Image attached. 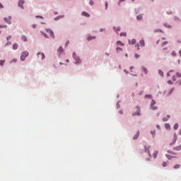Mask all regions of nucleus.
<instances>
[{
    "label": "nucleus",
    "mask_w": 181,
    "mask_h": 181,
    "mask_svg": "<svg viewBox=\"0 0 181 181\" xmlns=\"http://www.w3.org/2000/svg\"><path fill=\"white\" fill-rule=\"evenodd\" d=\"M29 56V52L28 51H25L21 54V60L22 62L25 61V59Z\"/></svg>",
    "instance_id": "1"
},
{
    "label": "nucleus",
    "mask_w": 181,
    "mask_h": 181,
    "mask_svg": "<svg viewBox=\"0 0 181 181\" xmlns=\"http://www.w3.org/2000/svg\"><path fill=\"white\" fill-rule=\"evenodd\" d=\"M155 104H156V101L155 100H152L150 105L151 110H153V111H155V110H158V106H155Z\"/></svg>",
    "instance_id": "2"
},
{
    "label": "nucleus",
    "mask_w": 181,
    "mask_h": 181,
    "mask_svg": "<svg viewBox=\"0 0 181 181\" xmlns=\"http://www.w3.org/2000/svg\"><path fill=\"white\" fill-rule=\"evenodd\" d=\"M47 33H49L50 37H52V39H54V33L53 31L50 29H46Z\"/></svg>",
    "instance_id": "3"
},
{
    "label": "nucleus",
    "mask_w": 181,
    "mask_h": 181,
    "mask_svg": "<svg viewBox=\"0 0 181 181\" xmlns=\"http://www.w3.org/2000/svg\"><path fill=\"white\" fill-rule=\"evenodd\" d=\"M25 4V1L23 0H20L18 1V6L21 8L23 9V4Z\"/></svg>",
    "instance_id": "4"
},
{
    "label": "nucleus",
    "mask_w": 181,
    "mask_h": 181,
    "mask_svg": "<svg viewBox=\"0 0 181 181\" xmlns=\"http://www.w3.org/2000/svg\"><path fill=\"white\" fill-rule=\"evenodd\" d=\"M38 58L40 59L41 60H43V59H45V54H43L42 52H39L37 54Z\"/></svg>",
    "instance_id": "5"
},
{
    "label": "nucleus",
    "mask_w": 181,
    "mask_h": 181,
    "mask_svg": "<svg viewBox=\"0 0 181 181\" xmlns=\"http://www.w3.org/2000/svg\"><path fill=\"white\" fill-rule=\"evenodd\" d=\"M73 56H74L75 60H76V62H75L76 64H80V63H81L80 58H76V54L75 53L73 54Z\"/></svg>",
    "instance_id": "6"
},
{
    "label": "nucleus",
    "mask_w": 181,
    "mask_h": 181,
    "mask_svg": "<svg viewBox=\"0 0 181 181\" xmlns=\"http://www.w3.org/2000/svg\"><path fill=\"white\" fill-rule=\"evenodd\" d=\"M141 70L143 73H144L145 74H148V69L146 67L142 66Z\"/></svg>",
    "instance_id": "7"
},
{
    "label": "nucleus",
    "mask_w": 181,
    "mask_h": 181,
    "mask_svg": "<svg viewBox=\"0 0 181 181\" xmlns=\"http://www.w3.org/2000/svg\"><path fill=\"white\" fill-rule=\"evenodd\" d=\"M177 139V137L176 136V134H174V139H173V142L170 144V145H174V144L176 143V141Z\"/></svg>",
    "instance_id": "8"
},
{
    "label": "nucleus",
    "mask_w": 181,
    "mask_h": 181,
    "mask_svg": "<svg viewBox=\"0 0 181 181\" xmlns=\"http://www.w3.org/2000/svg\"><path fill=\"white\" fill-rule=\"evenodd\" d=\"M139 134H140V132H139V131H138V132H136V134L134 136L133 139L136 140V139H137L138 138H139Z\"/></svg>",
    "instance_id": "9"
},
{
    "label": "nucleus",
    "mask_w": 181,
    "mask_h": 181,
    "mask_svg": "<svg viewBox=\"0 0 181 181\" xmlns=\"http://www.w3.org/2000/svg\"><path fill=\"white\" fill-rule=\"evenodd\" d=\"M141 110L139 109V107H137V113H133V116H135V115H141Z\"/></svg>",
    "instance_id": "10"
},
{
    "label": "nucleus",
    "mask_w": 181,
    "mask_h": 181,
    "mask_svg": "<svg viewBox=\"0 0 181 181\" xmlns=\"http://www.w3.org/2000/svg\"><path fill=\"white\" fill-rule=\"evenodd\" d=\"M174 151H181V144L173 148Z\"/></svg>",
    "instance_id": "11"
},
{
    "label": "nucleus",
    "mask_w": 181,
    "mask_h": 181,
    "mask_svg": "<svg viewBox=\"0 0 181 181\" xmlns=\"http://www.w3.org/2000/svg\"><path fill=\"white\" fill-rule=\"evenodd\" d=\"M173 91H175V88H173L170 90H168L167 93V95H170V94H172V93H173Z\"/></svg>",
    "instance_id": "12"
},
{
    "label": "nucleus",
    "mask_w": 181,
    "mask_h": 181,
    "mask_svg": "<svg viewBox=\"0 0 181 181\" xmlns=\"http://www.w3.org/2000/svg\"><path fill=\"white\" fill-rule=\"evenodd\" d=\"M11 17H8V18H4V21H5V22H6V23H8V25H10V23H11Z\"/></svg>",
    "instance_id": "13"
},
{
    "label": "nucleus",
    "mask_w": 181,
    "mask_h": 181,
    "mask_svg": "<svg viewBox=\"0 0 181 181\" xmlns=\"http://www.w3.org/2000/svg\"><path fill=\"white\" fill-rule=\"evenodd\" d=\"M139 43H140L141 46V47H145V40H141Z\"/></svg>",
    "instance_id": "14"
},
{
    "label": "nucleus",
    "mask_w": 181,
    "mask_h": 181,
    "mask_svg": "<svg viewBox=\"0 0 181 181\" xmlns=\"http://www.w3.org/2000/svg\"><path fill=\"white\" fill-rule=\"evenodd\" d=\"M158 151H155L153 152V156L154 158V159H156L157 156H158Z\"/></svg>",
    "instance_id": "15"
},
{
    "label": "nucleus",
    "mask_w": 181,
    "mask_h": 181,
    "mask_svg": "<svg viewBox=\"0 0 181 181\" xmlns=\"http://www.w3.org/2000/svg\"><path fill=\"white\" fill-rule=\"evenodd\" d=\"M57 52H58L59 54H62V53H63V47H59Z\"/></svg>",
    "instance_id": "16"
},
{
    "label": "nucleus",
    "mask_w": 181,
    "mask_h": 181,
    "mask_svg": "<svg viewBox=\"0 0 181 181\" xmlns=\"http://www.w3.org/2000/svg\"><path fill=\"white\" fill-rule=\"evenodd\" d=\"M82 15L83 16H86V18H90V14H88L87 12H86V11H83V13H82Z\"/></svg>",
    "instance_id": "17"
},
{
    "label": "nucleus",
    "mask_w": 181,
    "mask_h": 181,
    "mask_svg": "<svg viewBox=\"0 0 181 181\" xmlns=\"http://www.w3.org/2000/svg\"><path fill=\"white\" fill-rule=\"evenodd\" d=\"M145 152H148V156H151V152L149 151V147L146 148V146H144Z\"/></svg>",
    "instance_id": "18"
},
{
    "label": "nucleus",
    "mask_w": 181,
    "mask_h": 181,
    "mask_svg": "<svg viewBox=\"0 0 181 181\" xmlns=\"http://www.w3.org/2000/svg\"><path fill=\"white\" fill-rule=\"evenodd\" d=\"M117 46H124V43L121 41H117Z\"/></svg>",
    "instance_id": "19"
},
{
    "label": "nucleus",
    "mask_w": 181,
    "mask_h": 181,
    "mask_svg": "<svg viewBox=\"0 0 181 181\" xmlns=\"http://www.w3.org/2000/svg\"><path fill=\"white\" fill-rule=\"evenodd\" d=\"M129 43H130V45H135V43H136V40L133 39L129 41Z\"/></svg>",
    "instance_id": "20"
},
{
    "label": "nucleus",
    "mask_w": 181,
    "mask_h": 181,
    "mask_svg": "<svg viewBox=\"0 0 181 181\" xmlns=\"http://www.w3.org/2000/svg\"><path fill=\"white\" fill-rule=\"evenodd\" d=\"M18 44L15 43L13 45V50H17L18 49Z\"/></svg>",
    "instance_id": "21"
},
{
    "label": "nucleus",
    "mask_w": 181,
    "mask_h": 181,
    "mask_svg": "<svg viewBox=\"0 0 181 181\" xmlns=\"http://www.w3.org/2000/svg\"><path fill=\"white\" fill-rule=\"evenodd\" d=\"M21 39L23 40V42H28V38L26 37L25 35H23L21 37Z\"/></svg>",
    "instance_id": "22"
},
{
    "label": "nucleus",
    "mask_w": 181,
    "mask_h": 181,
    "mask_svg": "<svg viewBox=\"0 0 181 181\" xmlns=\"http://www.w3.org/2000/svg\"><path fill=\"white\" fill-rule=\"evenodd\" d=\"M169 165V161H167V162H163V168H166V166Z\"/></svg>",
    "instance_id": "23"
},
{
    "label": "nucleus",
    "mask_w": 181,
    "mask_h": 181,
    "mask_svg": "<svg viewBox=\"0 0 181 181\" xmlns=\"http://www.w3.org/2000/svg\"><path fill=\"white\" fill-rule=\"evenodd\" d=\"M114 30L115 32H119L121 30L119 27H114Z\"/></svg>",
    "instance_id": "24"
},
{
    "label": "nucleus",
    "mask_w": 181,
    "mask_h": 181,
    "mask_svg": "<svg viewBox=\"0 0 181 181\" xmlns=\"http://www.w3.org/2000/svg\"><path fill=\"white\" fill-rule=\"evenodd\" d=\"M165 129H170V124L166 123V124H165Z\"/></svg>",
    "instance_id": "25"
},
{
    "label": "nucleus",
    "mask_w": 181,
    "mask_h": 181,
    "mask_svg": "<svg viewBox=\"0 0 181 181\" xmlns=\"http://www.w3.org/2000/svg\"><path fill=\"white\" fill-rule=\"evenodd\" d=\"M137 21H142V16H141V15H139V16H137Z\"/></svg>",
    "instance_id": "26"
},
{
    "label": "nucleus",
    "mask_w": 181,
    "mask_h": 181,
    "mask_svg": "<svg viewBox=\"0 0 181 181\" xmlns=\"http://www.w3.org/2000/svg\"><path fill=\"white\" fill-rule=\"evenodd\" d=\"M88 40L90 41V40H93V39H95V37H91V36H89L88 37Z\"/></svg>",
    "instance_id": "27"
},
{
    "label": "nucleus",
    "mask_w": 181,
    "mask_h": 181,
    "mask_svg": "<svg viewBox=\"0 0 181 181\" xmlns=\"http://www.w3.org/2000/svg\"><path fill=\"white\" fill-rule=\"evenodd\" d=\"M5 64V60H1L0 61V66H4Z\"/></svg>",
    "instance_id": "28"
},
{
    "label": "nucleus",
    "mask_w": 181,
    "mask_h": 181,
    "mask_svg": "<svg viewBox=\"0 0 181 181\" xmlns=\"http://www.w3.org/2000/svg\"><path fill=\"white\" fill-rule=\"evenodd\" d=\"M175 169H179V168H180V165L179 164H176L175 165H174L173 167Z\"/></svg>",
    "instance_id": "29"
},
{
    "label": "nucleus",
    "mask_w": 181,
    "mask_h": 181,
    "mask_svg": "<svg viewBox=\"0 0 181 181\" xmlns=\"http://www.w3.org/2000/svg\"><path fill=\"white\" fill-rule=\"evenodd\" d=\"M178 128H179V124L176 123V124L174 125V129H177Z\"/></svg>",
    "instance_id": "30"
},
{
    "label": "nucleus",
    "mask_w": 181,
    "mask_h": 181,
    "mask_svg": "<svg viewBox=\"0 0 181 181\" xmlns=\"http://www.w3.org/2000/svg\"><path fill=\"white\" fill-rule=\"evenodd\" d=\"M163 122H166L167 121H169V118L164 117V118H163Z\"/></svg>",
    "instance_id": "31"
},
{
    "label": "nucleus",
    "mask_w": 181,
    "mask_h": 181,
    "mask_svg": "<svg viewBox=\"0 0 181 181\" xmlns=\"http://www.w3.org/2000/svg\"><path fill=\"white\" fill-rule=\"evenodd\" d=\"M117 52H119V50H122V48H121L120 47L117 46L116 48Z\"/></svg>",
    "instance_id": "32"
},
{
    "label": "nucleus",
    "mask_w": 181,
    "mask_h": 181,
    "mask_svg": "<svg viewBox=\"0 0 181 181\" xmlns=\"http://www.w3.org/2000/svg\"><path fill=\"white\" fill-rule=\"evenodd\" d=\"M168 45V41H165L161 44V46H166Z\"/></svg>",
    "instance_id": "33"
},
{
    "label": "nucleus",
    "mask_w": 181,
    "mask_h": 181,
    "mask_svg": "<svg viewBox=\"0 0 181 181\" xmlns=\"http://www.w3.org/2000/svg\"><path fill=\"white\" fill-rule=\"evenodd\" d=\"M158 73H159L160 76H163V71H162L161 70H159Z\"/></svg>",
    "instance_id": "34"
},
{
    "label": "nucleus",
    "mask_w": 181,
    "mask_h": 181,
    "mask_svg": "<svg viewBox=\"0 0 181 181\" xmlns=\"http://www.w3.org/2000/svg\"><path fill=\"white\" fill-rule=\"evenodd\" d=\"M120 36H127V33H121Z\"/></svg>",
    "instance_id": "35"
},
{
    "label": "nucleus",
    "mask_w": 181,
    "mask_h": 181,
    "mask_svg": "<svg viewBox=\"0 0 181 181\" xmlns=\"http://www.w3.org/2000/svg\"><path fill=\"white\" fill-rule=\"evenodd\" d=\"M16 62H18V60L16 59H13L11 60V63H16Z\"/></svg>",
    "instance_id": "36"
},
{
    "label": "nucleus",
    "mask_w": 181,
    "mask_h": 181,
    "mask_svg": "<svg viewBox=\"0 0 181 181\" xmlns=\"http://www.w3.org/2000/svg\"><path fill=\"white\" fill-rule=\"evenodd\" d=\"M176 76H177V77L180 78V77H181V73L177 72V73L176 74Z\"/></svg>",
    "instance_id": "37"
},
{
    "label": "nucleus",
    "mask_w": 181,
    "mask_h": 181,
    "mask_svg": "<svg viewBox=\"0 0 181 181\" xmlns=\"http://www.w3.org/2000/svg\"><path fill=\"white\" fill-rule=\"evenodd\" d=\"M89 4H90V5L93 6V5H94V1L93 0H90Z\"/></svg>",
    "instance_id": "38"
},
{
    "label": "nucleus",
    "mask_w": 181,
    "mask_h": 181,
    "mask_svg": "<svg viewBox=\"0 0 181 181\" xmlns=\"http://www.w3.org/2000/svg\"><path fill=\"white\" fill-rule=\"evenodd\" d=\"M172 56L175 57L176 56V52L175 51H173L172 53H171Z\"/></svg>",
    "instance_id": "39"
},
{
    "label": "nucleus",
    "mask_w": 181,
    "mask_h": 181,
    "mask_svg": "<svg viewBox=\"0 0 181 181\" xmlns=\"http://www.w3.org/2000/svg\"><path fill=\"white\" fill-rule=\"evenodd\" d=\"M41 33L43 35V36H45V37H49L47 34L43 33L42 32H41Z\"/></svg>",
    "instance_id": "40"
},
{
    "label": "nucleus",
    "mask_w": 181,
    "mask_h": 181,
    "mask_svg": "<svg viewBox=\"0 0 181 181\" xmlns=\"http://www.w3.org/2000/svg\"><path fill=\"white\" fill-rule=\"evenodd\" d=\"M10 39H12V36L11 35L6 37V40H10Z\"/></svg>",
    "instance_id": "41"
},
{
    "label": "nucleus",
    "mask_w": 181,
    "mask_h": 181,
    "mask_svg": "<svg viewBox=\"0 0 181 181\" xmlns=\"http://www.w3.org/2000/svg\"><path fill=\"white\" fill-rule=\"evenodd\" d=\"M108 8V2H105V9Z\"/></svg>",
    "instance_id": "42"
},
{
    "label": "nucleus",
    "mask_w": 181,
    "mask_h": 181,
    "mask_svg": "<svg viewBox=\"0 0 181 181\" xmlns=\"http://www.w3.org/2000/svg\"><path fill=\"white\" fill-rule=\"evenodd\" d=\"M154 32H162V30H160V29H157V30H155Z\"/></svg>",
    "instance_id": "43"
},
{
    "label": "nucleus",
    "mask_w": 181,
    "mask_h": 181,
    "mask_svg": "<svg viewBox=\"0 0 181 181\" xmlns=\"http://www.w3.org/2000/svg\"><path fill=\"white\" fill-rule=\"evenodd\" d=\"M2 28H6V25H0V29H2Z\"/></svg>",
    "instance_id": "44"
},
{
    "label": "nucleus",
    "mask_w": 181,
    "mask_h": 181,
    "mask_svg": "<svg viewBox=\"0 0 181 181\" xmlns=\"http://www.w3.org/2000/svg\"><path fill=\"white\" fill-rule=\"evenodd\" d=\"M170 73H172V71H169V72L167 74L168 77L170 76Z\"/></svg>",
    "instance_id": "45"
},
{
    "label": "nucleus",
    "mask_w": 181,
    "mask_h": 181,
    "mask_svg": "<svg viewBox=\"0 0 181 181\" xmlns=\"http://www.w3.org/2000/svg\"><path fill=\"white\" fill-rule=\"evenodd\" d=\"M135 46H136V47L137 48V50H139V45L137 44V45H136Z\"/></svg>",
    "instance_id": "46"
},
{
    "label": "nucleus",
    "mask_w": 181,
    "mask_h": 181,
    "mask_svg": "<svg viewBox=\"0 0 181 181\" xmlns=\"http://www.w3.org/2000/svg\"><path fill=\"white\" fill-rule=\"evenodd\" d=\"M37 25L33 24V29H36V27H37Z\"/></svg>",
    "instance_id": "47"
},
{
    "label": "nucleus",
    "mask_w": 181,
    "mask_h": 181,
    "mask_svg": "<svg viewBox=\"0 0 181 181\" xmlns=\"http://www.w3.org/2000/svg\"><path fill=\"white\" fill-rule=\"evenodd\" d=\"M135 57H136V59H138V58L139 57V54H135Z\"/></svg>",
    "instance_id": "48"
},
{
    "label": "nucleus",
    "mask_w": 181,
    "mask_h": 181,
    "mask_svg": "<svg viewBox=\"0 0 181 181\" xmlns=\"http://www.w3.org/2000/svg\"><path fill=\"white\" fill-rule=\"evenodd\" d=\"M4 8V5H2V4L0 3V9H2Z\"/></svg>",
    "instance_id": "49"
},
{
    "label": "nucleus",
    "mask_w": 181,
    "mask_h": 181,
    "mask_svg": "<svg viewBox=\"0 0 181 181\" xmlns=\"http://www.w3.org/2000/svg\"><path fill=\"white\" fill-rule=\"evenodd\" d=\"M151 133L152 134V135H155L156 132L155 131H151Z\"/></svg>",
    "instance_id": "50"
},
{
    "label": "nucleus",
    "mask_w": 181,
    "mask_h": 181,
    "mask_svg": "<svg viewBox=\"0 0 181 181\" xmlns=\"http://www.w3.org/2000/svg\"><path fill=\"white\" fill-rule=\"evenodd\" d=\"M124 1H125V0H119V4H121V2H124Z\"/></svg>",
    "instance_id": "51"
},
{
    "label": "nucleus",
    "mask_w": 181,
    "mask_h": 181,
    "mask_svg": "<svg viewBox=\"0 0 181 181\" xmlns=\"http://www.w3.org/2000/svg\"><path fill=\"white\" fill-rule=\"evenodd\" d=\"M173 81H176V77L173 76Z\"/></svg>",
    "instance_id": "52"
},
{
    "label": "nucleus",
    "mask_w": 181,
    "mask_h": 181,
    "mask_svg": "<svg viewBox=\"0 0 181 181\" xmlns=\"http://www.w3.org/2000/svg\"><path fill=\"white\" fill-rule=\"evenodd\" d=\"M168 84H172V81H168Z\"/></svg>",
    "instance_id": "53"
},
{
    "label": "nucleus",
    "mask_w": 181,
    "mask_h": 181,
    "mask_svg": "<svg viewBox=\"0 0 181 181\" xmlns=\"http://www.w3.org/2000/svg\"><path fill=\"white\" fill-rule=\"evenodd\" d=\"M167 118H168V119H169L170 118V115H168Z\"/></svg>",
    "instance_id": "54"
},
{
    "label": "nucleus",
    "mask_w": 181,
    "mask_h": 181,
    "mask_svg": "<svg viewBox=\"0 0 181 181\" xmlns=\"http://www.w3.org/2000/svg\"><path fill=\"white\" fill-rule=\"evenodd\" d=\"M157 128H158V129H160V126L157 125Z\"/></svg>",
    "instance_id": "55"
},
{
    "label": "nucleus",
    "mask_w": 181,
    "mask_h": 181,
    "mask_svg": "<svg viewBox=\"0 0 181 181\" xmlns=\"http://www.w3.org/2000/svg\"><path fill=\"white\" fill-rule=\"evenodd\" d=\"M166 156H167L168 159H170V157L169 156L166 155Z\"/></svg>",
    "instance_id": "56"
},
{
    "label": "nucleus",
    "mask_w": 181,
    "mask_h": 181,
    "mask_svg": "<svg viewBox=\"0 0 181 181\" xmlns=\"http://www.w3.org/2000/svg\"><path fill=\"white\" fill-rule=\"evenodd\" d=\"M163 50H168V47H165V48H163Z\"/></svg>",
    "instance_id": "57"
},
{
    "label": "nucleus",
    "mask_w": 181,
    "mask_h": 181,
    "mask_svg": "<svg viewBox=\"0 0 181 181\" xmlns=\"http://www.w3.org/2000/svg\"><path fill=\"white\" fill-rule=\"evenodd\" d=\"M160 114L159 112L157 113V117H159Z\"/></svg>",
    "instance_id": "58"
},
{
    "label": "nucleus",
    "mask_w": 181,
    "mask_h": 181,
    "mask_svg": "<svg viewBox=\"0 0 181 181\" xmlns=\"http://www.w3.org/2000/svg\"><path fill=\"white\" fill-rule=\"evenodd\" d=\"M6 45H11V42H8Z\"/></svg>",
    "instance_id": "59"
},
{
    "label": "nucleus",
    "mask_w": 181,
    "mask_h": 181,
    "mask_svg": "<svg viewBox=\"0 0 181 181\" xmlns=\"http://www.w3.org/2000/svg\"><path fill=\"white\" fill-rule=\"evenodd\" d=\"M168 153H173L172 151H168Z\"/></svg>",
    "instance_id": "60"
},
{
    "label": "nucleus",
    "mask_w": 181,
    "mask_h": 181,
    "mask_svg": "<svg viewBox=\"0 0 181 181\" xmlns=\"http://www.w3.org/2000/svg\"><path fill=\"white\" fill-rule=\"evenodd\" d=\"M146 160H151V158H147Z\"/></svg>",
    "instance_id": "61"
},
{
    "label": "nucleus",
    "mask_w": 181,
    "mask_h": 181,
    "mask_svg": "<svg viewBox=\"0 0 181 181\" xmlns=\"http://www.w3.org/2000/svg\"><path fill=\"white\" fill-rule=\"evenodd\" d=\"M69 42L68 41V42L66 43V45H69Z\"/></svg>",
    "instance_id": "62"
},
{
    "label": "nucleus",
    "mask_w": 181,
    "mask_h": 181,
    "mask_svg": "<svg viewBox=\"0 0 181 181\" xmlns=\"http://www.w3.org/2000/svg\"><path fill=\"white\" fill-rule=\"evenodd\" d=\"M119 113H120V114H122V111H120Z\"/></svg>",
    "instance_id": "63"
},
{
    "label": "nucleus",
    "mask_w": 181,
    "mask_h": 181,
    "mask_svg": "<svg viewBox=\"0 0 181 181\" xmlns=\"http://www.w3.org/2000/svg\"><path fill=\"white\" fill-rule=\"evenodd\" d=\"M66 62H67V63H69V59H66Z\"/></svg>",
    "instance_id": "64"
}]
</instances>
